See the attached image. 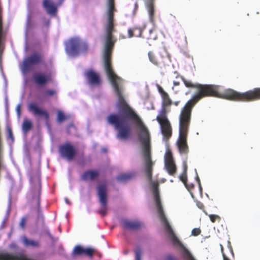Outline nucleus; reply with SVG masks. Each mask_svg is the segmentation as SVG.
Wrapping results in <instances>:
<instances>
[{
	"label": "nucleus",
	"instance_id": "nucleus-1",
	"mask_svg": "<svg viewBox=\"0 0 260 260\" xmlns=\"http://www.w3.org/2000/svg\"><path fill=\"white\" fill-rule=\"evenodd\" d=\"M113 31H105L103 57L105 70L117 96L118 101L117 106H121L122 109L117 114H110L107 117V121L109 123L114 126L115 129L118 131L117 138L121 140H126L130 135L131 128L127 122L128 119H133L138 125L139 129L138 140L141 147L140 156L143 161L144 172L149 182L153 193L157 212L160 217L164 215L165 213L159 198L158 183L152 180L153 163L151 158L150 133L148 129L140 117L126 104L122 95L120 88L122 80L113 72L111 68L110 56L112 49L115 42V40L113 39L112 35Z\"/></svg>",
	"mask_w": 260,
	"mask_h": 260
},
{
	"label": "nucleus",
	"instance_id": "nucleus-2",
	"mask_svg": "<svg viewBox=\"0 0 260 260\" xmlns=\"http://www.w3.org/2000/svg\"><path fill=\"white\" fill-rule=\"evenodd\" d=\"M187 87L194 88L198 92L194 94L181 109L179 116V137L177 142L178 150L181 153H185L187 149L186 136L190 121L192 108L194 105L204 96H214L230 100L248 101L260 99V88L245 92L239 93L232 89H224L219 85L193 83L191 81L181 77Z\"/></svg>",
	"mask_w": 260,
	"mask_h": 260
},
{
	"label": "nucleus",
	"instance_id": "nucleus-3",
	"mask_svg": "<svg viewBox=\"0 0 260 260\" xmlns=\"http://www.w3.org/2000/svg\"><path fill=\"white\" fill-rule=\"evenodd\" d=\"M161 222L164 224V226L167 232L170 239H171L173 244L177 247L181 251L183 256L186 260H195L188 251V250L181 243L180 241L175 235L174 233L173 229L169 224L168 221L165 216V215L159 217Z\"/></svg>",
	"mask_w": 260,
	"mask_h": 260
},
{
	"label": "nucleus",
	"instance_id": "nucleus-4",
	"mask_svg": "<svg viewBox=\"0 0 260 260\" xmlns=\"http://www.w3.org/2000/svg\"><path fill=\"white\" fill-rule=\"evenodd\" d=\"M156 120L159 124L164 140H167L172 135V127L167 116L166 109L164 107L159 111Z\"/></svg>",
	"mask_w": 260,
	"mask_h": 260
},
{
	"label": "nucleus",
	"instance_id": "nucleus-5",
	"mask_svg": "<svg viewBox=\"0 0 260 260\" xmlns=\"http://www.w3.org/2000/svg\"><path fill=\"white\" fill-rule=\"evenodd\" d=\"M87 49V44L84 42H81L78 38H71L65 43V51L71 56H76L80 50L85 51Z\"/></svg>",
	"mask_w": 260,
	"mask_h": 260
},
{
	"label": "nucleus",
	"instance_id": "nucleus-6",
	"mask_svg": "<svg viewBox=\"0 0 260 260\" xmlns=\"http://www.w3.org/2000/svg\"><path fill=\"white\" fill-rule=\"evenodd\" d=\"M41 56L38 53H33L31 55L24 58L20 69L21 72L24 74L30 70L34 66L39 63L41 60Z\"/></svg>",
	"mask_w": 260,
	"mask_h": 260
},
{
	"label": "nucleus",
	"instance_id": "nucleus-7",
	"mask_svg": "<svg viewBox=\"0 0 260 260\" xmlns=\"http://www.w3.org/2000/svg\"><path fill=\"white\" fill-rule=\"evenodd\" d=\"M97 190L99 201L101 206L99 213L105 215L107 210V196L105 185L103 184L99 185Z\"/></svg>",
	"mask_w": 260,
	"mask_h": 260
},
{
	"label": "nucleus",
	"instance_id": "nucleus-8",
	"mask_svg": "<svg viewBox=\"0 0 260 260\" xmlns=\"http://www.w3.org/2000/svg\"><path fill=\"white\" fill-rule=\"evenodd\" d=\"M165 169L168 173L173 176L176 172V166L171 152L169 149H167L164 155Z\"/></svg>",
	"mask_w": 260,
	"mask_h": 260
},
{
	"label": "nucleus",
	"instance_id": "nucleus-9",
	"mask_svg": "<svg viewBox=\"0 0 260 260\" xmlns=\"http://www.w3.org/2000/svg\"><path fill=\"white\" fill-rule=\"evenodd\" d=\"M59 152L61 157L69 160L73 159L75 155V150L74 147L68 142L59 146Z\"/></svg>",
	"mask_w": 260,
	"mask_h": 260
},
{
	"label": "nucleus",
	"instance_id": "nucleus-10",
	"mask_svg": "<svg viewBox=\"0 0 260 260\" xmlns=\"http://www.w3.org/2000/svg\"><path fill=\"white\" fill-rule=\"evenodd\" d=\"M85 78L90 85H98L100 84L99 75L92 70H89L85 73Z\"/></svg>",
	"mask_w": 260,
	"mask_h": 260
},
{
	"label": "nucleus",
	"instance_id": "nucleus-11",
	"mask_svg": "<svg viewBox=\"0 0 260 260\" xmlns=\"http://www.w3.org/2000/svg\"><path fill=\"white\" fill-rule=\"evenodd\" d=\"M43 6L48 14L55 15L57 12V6L52 0H44Z\"/></svg>",
	"mask_w": 260,
	"mask_h": 260
},
{
	"label": "nucleus",
	"instance_id": "nucleus-12",
	"mask_svg": "<svg viewBox=\"0 0 260 260\" xmlns=\"http://www.w3.org/2000/svg\"><path fill=\"white\" fill-rule=\"evenodd\" d=\"M28 110L34 114L37 115H43L45 116L46 120L49 118V114L47 112L39 108L35 103H30L28 105Z\"/></svg>",
	"mask_w": 260,
	"mask_h": 260
},
{
	"label": "nucleus",
	"instance_id": "nucleus-13",
	"mask_svg": "<svg viewBox=\"0 0 260 260\" xmlns=\"http://www.w3.org/2000/svg\"><path fill=\"white\" fill-rule=\"evenodd\" d=\"M122 224L124 229L129 230H137L141 225V222L138 220H131L128 219L122 220Z\"/></svg>",
	"mask_w": 260,
	"mask_h": 260
},
{
	"label": "nucleus",
	"instance_id": "nucleus-14",
	"mask_svg": "<svg viewBox=\"0 0 260 260\" xmlns=\"http://www.w3.org/2000/svg\"><path fill=\"white\" fill-rule=\"evenodd\" d=\"M50 78V76L44 74L40 73L35 74L34 76L35 82L39 85H42L46 84Z\"/></svg>",
	"mask_w": 260,
	"mask_h": 260
},
{
	"label": "nucleus",
	"instance_id": "nucleus-15",
	"mask_svg": "<svg viewBox=\"0 0 260 260\" xmlns=\"http://www.w3.org/2000/svg\"><path fill=\"white\" fill-rule=\"evenodd\" d=\"M145 7L148 11L150 20L152 21L154 14L153 0H145Z\"/></svg>",
	"mask_w": 260,
	"mask_h": 260
},
{
	"label": "nucleus",
	"instance_id": "nucleus-16",
	"mask_svg": "<svg viewBox=\"0 0 260 260\" xmlns=\"http://www.w3.org/2000/svg\"><path fill=\"white\" fill-rule=\"evenodd\" d=\"M98 175V173L96 171H89L85 172L82 176V179L87 180L88 179L92 180L96 177Z\"/></svg>",
	"mask_w": 260,
	"mask_h": 260
},
{
	"label": "nucleus",
	"instance_id": "nucleus-17",
	"mask_svg": "<svg viewBox=\"0 0 260 260\" xmlns=\"http://www.w3.org/2000/svg\"><path fill=\"white\" fill-rule=\"evenodd\" d=\"M22 242L24 246L26 247H38L39 246L38 242L33 240H29L25 236L22 237Z\"/></svg>",
	"mask_w": 260,
	"mask_h": 260
},
{
	"label": "nucleus",
	"instance_id": "nucleus-18",
	"mask_svg": "<svg viewBox=\"0 0 260 260\" xmlns=\"http://www.w3.org/2000/svg\"><path fill=\"white\" fill-rule=\"evenodd\" d=\"M132 176L131 173L123 174L118 176L116 179L118 182H125L130 179Z\"/></svg>",
	"mask_w": 260,
	"mask_h": 260
},
{
	"label": "nucleus",
	"instance_id": "nucleus-19",
	"mask_svg": "<svg viewBox=\"0 0 260 260\" xmlns=\"http://www.w3.org/2000/svg\"><path fill=\"white\" fill-rule=\"evenodd\" d=\"M128 37L132 38L134 36L140 37L141 35V30L139 28L129 29L128 30Z\"/></svg>",
	"mask_w": 260,
	"mask_h": 260
},
{
	"label": "nucleus",
	"instance_id": "nucleus-20",
	"mask_svg": "<svg viewBox=\"0 0 260 260\" xmlns=\"http://www.w3.org/2000/svg\"><path fill=\"white\" fill-rule=\"evenodd\" d=\"M70 116L69 115H65L64 113L61 111V110H58L57 111V119L56 121L60 123L62 122L63 120L69 118Z\"/></svg>",
	"mask_w": 260,
	"mask_h": 260
},
{
	"label": "nucleus",
	"instance_id": "nucleus-21",
	"mask_svg": "<svg viewBox=\"0 0 260 260\" xmlns=\"http://www.w3.org/2000/svg\"><path fill=\"white\" fill-rule=\"evenodd\" d=\"M31 126L32 123L30 120H24L22 125V129L23 132L26 133L31 128Z\"/></svg>",
	"mask_w": 260,
	"mask_h": 260
},
{
	"label": "nucleus",
	"instance_id": "nucleus-22",
	"mask_svg": "<svg viewBox=\"0 0 260 260\" xmlns=\"http://www.w3.org/2000/svg\"><path fill=\"white\" fill-rule=\"evenodd\" d=\"M163 105L164 106H168L172 104V101L169 98L168 94L165 91L162 93Z\"/></svg>",
	"mask_w": 260,
	"mask_h": 260
},
{
	"label": "nucleus",
	"instance_id": "nucleus-23",
	"mask_svg": "<svg viewBox=\"0 0 260 260\" xmlns=\"http://www.w3.org/2000/svg\"><path fill=\"white\" fill-rule=\"evenodd\" d=\"M7 131L8 134V137L7 138L8 142L10 143V144H12L14 143V138L13 135L12 131L11 128L10 126L7 125Z\"/></svg>",
	"mask_w": 260,
	"mask_h": 260
},
{
	"label": "nucleus",
	"instance_id": "nucleus-24",
	"mask_svg": "<svg viewBox=\"0 0 260 260\" xmlns=\"http://www.w3.org/2000/svg\"><path fill=\"white\" fill-rule=\"evenodd\" d=\"M143 251L140 246H137L135 251V260H142Z\"/></svg>",
	"mask_w": 260,
	"mask_h": 260
},
{
	"label": "nucleus",
	"instance_id": "nucleus-25",
	"mask_svg": "<svg viewBox=\"0 0 260 260\" xmlns=\"http://www.w3.org/2000/svg\"><path fill=\"white\" fill-rule=\"evenodd\" d=\"M84 253V248L80 246H76L75 247L73 253L77 255H81Z\"/></svg>",
	"mask_w": 260,
	"mask_h": 260
},
{
	"label": "nucleus",
	"instance_id": "nucleus-26",
	"mask_svg": "<svg viewBox=\"0 0 260 260\" xmlns=\"http://www.w3.org/2000/svg\"><path fill=\"white\" fill-rule=\"evenodd\" d=\"M148 57L149 60L153 64H156L157 63V61L155 58L153 53L151 51H149L148 52Z\"/></svg>",
	"mask_w": 260,
	"mask_h": 260
},
{
	"label": "nucleus",
	"instance_id": "nucleus-27",
	"mask_svg": "<svg viewBox=\"0 0 260 260\" xmlns=\"http://www.w3.org/2000/svg\"><path fill=\"white\" fill-rule=\"evenodd\" d=\"M11 198L10 197H9V201H8V209H7V213H6V216L5 219L3 221V223L5 222V220H6L8 218V216H9V213H10V210H11Z\"/></svg>",
	"mask_w": 260,
	"mask_h": 260
},
{
	"label": "nucleus",
	"instance_id": "nucleus-28",
	"mask_svg": "<svg viewBox=\"0 0 260 260\" xmlns=\"http://www.w3.org/2000/svg\"><path fill=\"white\" fill-rule=\"evenodd\" d=\"M93 249L90 248H84V254L91 256L92 255Z\"/></svg>",
	"mask_w": 260,
	"mask_h": 260
},
{
	"label": "nucleus",
	"instance_id": "nucleus-29",
	"mask_svg": "<svg viewBox=\"0 0 260 260\" xmlns=\"http://www.w3.org/2000/svg\"><path fill=\"white\" fill-rule=\"evenodd\" d=\"M201 231L199 229L194 228L191 231V235L192 236H198L200 234Z\"/></svg>",
	"mask_w": 260,
	"mask_h": 260
},
{
	"label": "nucleus",
	"instance_id": "nucleus-30",
	"mask_svg": "<svg viewBox=\"0 0 260 260\" xmlns=\"http://www.w3.org/2000/svg\"><path fill=\"white\" fill-rule=\"evenodd\" d=\"M210 219L212 222H214L216 219L219 218V216L217 215L210 214L209 215Z\"/></svg>",
	"mask_w": 260,
	"mask_h": 260
},
{
	"label": "nucleus",
	"instance_id": "nucleus-31",
	"mask_svg": "<svg viewBox=\"0 0 260 260\" xmlns=\"http://www.w3.org/2000/svg\"><path fill=\"white\" fill-rule=\"evenodd\" d=\"M26 218L25 217H23L21 218V221L20 222V226L22 229H24L25 226Z\"/></svg>",
	"mask_w": 260,
	"mask_h": 260
},
{
	"label": "nucleus",
	"instance_id": "nucleus-32",
	"mask_svg": "<svg viewBox=\"0 0 260 260\" xmlns=\"http://www.w3.org/2000/svg\"><path fill=\"white\" fill-rule=\"evenodd\" d=\"M54 93H55V91L53 90H48L45 92V94L47 96H50V95H53L54 94Z\"/></svg>",
	"mask_w": 260,
	"mask_h": 260
},
{
	"label": "nucleus",
	"instance_id": "nucleus-33",
	"mask_svg": "<svg viewBox=\"0 0 260 260\" xmlns=\"http://www.w3.org/2000/svg\"><path fill=\"white\" fill-rule=\"evenodd\" d=\"M220 247H221V252H222V256H223V260H230L226 256V255L224 254V253L223 252V247H222V245H220Z\"/></svg>",
	"mask_w": 260,
	"mask_h": 260
},
{
	"label": "nucleus",
	"instance_id": "nucleus-34",
	"mask_svg": "<svg viewBox=\"0 0 260 260\" xmlns=\"http://www.w3.org/2000/svg\"><path fill=\"white\" fill-rule=\"evenodd\" d=\"M20 104H18L17 106H16V110L17 111V113L18 114V115L19 116L20 114Z\"/></svg>",
	"mask_w": 260,
	"mask_h": 260
},
{
	"label": "nucleus",
	"instance_id": "nucleus-35",
	"mask_svg": "<svg viewBox=\"0 0 260 260\" xmlns=\"http://www.w3.org/2000/svg\"><path fill=\"white\" fill-rule=\"evenodd\" d=\"M196 179H197V181L198 182L200 190L201 191H202V187H201V183H200V181L198 175L196 177Z\"/></svg>",
	"mask_w": 260,
	"mask_h": 260
},
{
	"label": "nucleus",
	"instance_id": "nucleus-36",
	"mask_svg": "<svg viewBox=\"0 0 260 260\" xmlns=\"http://www.w3.org/2000/svg\"><path fill=\"white\" fill-rule=\"evenodd\" d=\"M166 260H175V258L172 256V255H168L167 258Z\"/></svg>",
	"mask_w": 260,
	"mask_h": 260
},
{
	"label": "nucleus",
	"instance_id": "nucleus-37",
	"mask_svg": "<svg viewBox=\"0 0 260 260\" xmlns=\"http://www.w3.org/2000/svg\"><path fill=\"white\" fill-rule=\"evenodd\" d=\"M5 104H6V108L7 109L8 106V97L6 96L5 99Z\"/></svg>",
	"mask_w": 260,
	"mask_h": 260
},
{
	"label": "nucleus",
	"instance_id": "nucleus-38",
	"mask_svg": "<svg viewBox=\"0 0 260 260\" xmlns=\"http://www.w3.org/2000/svg\"><path fill=\"white\" fill-rule=\"evenodd\" d=\"M197 205L200 209H202L203 207V206H204L203 204L202 203H200V202L197 203Z\"/></svg>",
	"mask_w": 260,
	"mask_h": 260
},
{
	"label": "nucleus",
	"instance_id": "nucleus-39",
	"mask_svg": "<svg viewBox=\"0 0 260 260\" xmlns=\"http://www.w3.org/2000/svg\"><path fill=\"white\" fill-rule=\"evenodd\" d=\"M2 75H3V78H4V81H5V85L6 86L7 85V80H6V78L4 75V72H3V71L2 70Z\"/></svg>",
	"mask_w": 260,
	"mask_h": 260
},
{
	"label": "nucleus",
	"instance_id": "nucleus-40",
	"mask_svg": "<svg viewBox=\"0 0 260 260\" xmlns=\"http://www.w3.org/2000/svg\"><path fill=\"white\" fill-rule=\"evenodd\" d=\"M183 168L184 172H186L187 170V165L185 161L183 162Z\"/></svg>",
	"mask_w": 260,
	"mask_h": 260
},
{
	"label": "nucleus",
	"instance_id": "nucleus-41",
	"mask_svg": "<svg viewBox=\"0 0 260 260\" xmlns=\"http://www.w3.org/2000/svg\"><path fill=\"white\" fill-rule=\"evenodd\" d=\"M180 179H181V181H182L184 183H185V181H186V177H183L180 176Z\"/></svg>",
	"mask_w": 260,
	"mask_h": 260
},
{
	"label": "nucleus",
	"instance_id": "nucleus-42",
	"mask_svg": "<svg viewBox=\"0 0 260 260\" xmlns=\"http://www.w3.org/2000/svg\"><path fill=\"white\" fill-rule=\"evenodd\" d=\"M158 90H159V91L161 93V94H162V93L163 92V91H164L160 87V86H158Z\"/></svg>",
	"mask_w": 260,
	"mask_h": 260
},
{
	"label": "nucleus",
	"instance_id": "nucleus-43",
	"mask_svg": "<svg viewBox=\"0 0 260 260\" xmlns=\"http://www.w3.org/2000/svg\"><path fill=\"white\" fill-rule=\"evenodd\" d=\"M64 201L67 204H70V202H69V201L68 200V199L67 198H65Z\"/></svg>",
	"mask_w": 260,
	"mask_h": 260
},
{
	"label": "nucleus",
	"instance_id": "nucleus-44",
	"mask_svg": "<svg viewBox=\"0 0 260 260\" xmlns=\"http://www.w3.org/2000/svg\"><path fill=\"white\" fill-rule=\"evenodd\" d=\"M10 248H14L15 247V245L14 244H11L10 245Z\"/></svg>",
	"mask_w": 260,
	"mask_h": 260
},
{
	"label": "nucleus",
	"instance_id": "nucleus-45",
	"mask_svg": "<svg viewBox=\"0 0 260 260\" xmlns=\"http://www.w3.org/2000/svg\"><path fill=\"white\" fill-rule=\"evenodd\" d=\"M73 127V124H69L68 127H67V131H68L69 129L70 128V127Z\"/></svg>",
	"mask_w": 260,
	"mask_h": 260
},
{
	"label": "nucleus",
	"instance_id": "nucleus-46",
	"mask_svg": "<svg viewBox=\"0 0 260 260\" xmlns=\"http://www.w3.org/2000/svg\"><path fill=\"white\" fill-rule=\"evenodd\" d=\"M230 250L232 255L233 256L234 255V253H233V250H232V249L231 246L230 247Z\"/></svg>",
	"mask_w": 260,
	"mask_h": 260
},
{
	"label": "nucleus",
	"instance_id": "nucleus-47",
	"mask_svg": "<svg viewBox=\"0 0 260 260\" xmlns=\"http://www.w3.org/2000/svg\"><path fill=\"white\" fill-rule=\"evenodd\" d=\"M174 85H178L179 84V83L177 82L174 81Z\"/></svg>",
	"mask_w": 260,
	"mask_h": 260
},
{
	"label": "nucleus",
	"instance_id": "nucleus-48",
	"mask_svg": "<svg viewBox=\"0 0 260 260\" xmlns=\"http://www.w3.org/2000/svg\"><path fill=\"white\" fill-rule=\"evenodd\" d=\"M59 5H61L62 4V3L63 2V0H59Z\"/></svg>",
	"mask_w": 260,
	"mask_h": 260
},
{
	"label": "nucleus",
	"instance_id": "nucleus-49",
	"mask_svg": "<svg viewBox=\"0 0 260 260\" xmlns=\"http://www.w3.org/2000/svg\"><path fill=\"white\" fill-rule=\"evenodd\" d=\"M178 103H179V102H178V101H177V102H175L174 103V104L175 105V106H177V105H178Z\"/></svg>",
	"mask_w": 260,
	"mask_h": 260
},
{
	"label": "nucleus",
	"instance_id": "nucleus-50",
	"mask_svg": "<svg viewBox=\"0 0 260 260\" xmlns=\"http://www.w3.org/2000/svg\"><path fill=\"white\" fill-rule=\"evenodd\" d=\"M102 151L103 152H106L107 151V149L106 148H103L102 149Z\"/></svg>",
	"mask_w": 260,
	"mask_h": 260
},
{
	"label": "nucleus",
	"instance_id": "nucleus-51",
	"mask_svg": "<svg viewBox=\"0 0 260 260\" xmlns=\"http://www.w3.org/2000/svg\"><path fill=\"white\" fill-rule=\"evenodd\" d=\"M166 179H162V180L161 181V182H164L165 181H166Z\"/></svg>",
	"mask_w": 260,
	"mask_h": 260
},
{
	"label": "nucleus",
	"instance_id": "nucleus-52",
	"mask_svg": "<svg viewBox=\"0 0 260 260\" xmlns=\"http://www.w3.org/2000/svg\"><path fill=\"white\" fill-rule=\"evenodd\" d=\"M135 8H137L138 7V5H137V3L135 4Z\"/></svg>",
	"mask_w": 260,
	"mask_h": 260
},
{
	"label": "nucleus",
	"instance_id": "nucleus-53",
	"mask_svg": "<svg viewBox=\"0 0 260 260\" xmlns=\"http://www.w3.org/2000/svg\"><path fill=\"white\" fill-rule=\"evenodd\" d=\"M49 23H50V21L48 20V22H47V25H48L49 24Z\"/></svg>",
	"mask_w": 260,
	"mask_h": 260
},
{
	"label": "nucleus",
	"instance_id": "nucleus-54",
	"mask_svg": "<svg viewBox=\"0 0 260 260\" xmlns=\"http://www.w3.org/2000/svg\"><path fill=\"white\" fill-rule=\"evenodd\" d=\"M48 235H49V236H51V235H50V233H49V232L48 233Z\"/></svg>",
	"mask_w": 260,
	"mask_h": 260
},
{
	"label": "nucleus",
	"instance_id": "nucleus-55",
	"mask_svg": "<svg viewBox=\"0 0 260 260\" xmlns=\"http://www.w3.org/2000/svg\"><path fill=\"white\" fill-rule=\"evenodd\" d=\"M173 181V180H172V179H171V180H170V182H172Z\"/></svg>",
	"mask_w": 260,
	"mask_h": 260
},
{
	"label": "nucleus",
	"instance_id": "nucleus-56",
	"mask_svg": "<svg viewBox=\"0 0 260 260\" xmlns=\"http://www.w3.org/2000/svg\"><path fill=\"white\" fill-rule=\"evenodd\" d=\"M27 19H28V21H29V16H28Z\"/></svg>",
	"mask_w": 260,
	"mask_h": 260
}]
</instances>
